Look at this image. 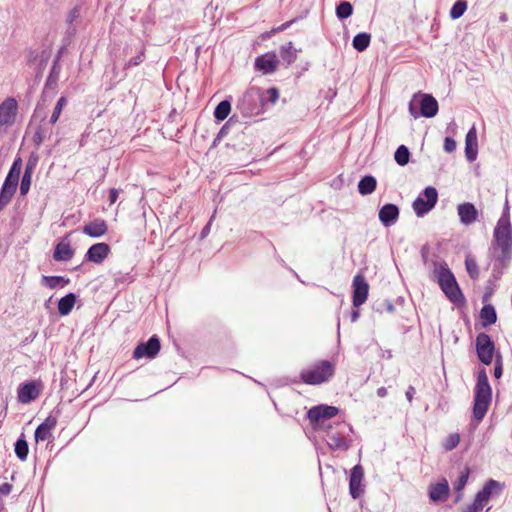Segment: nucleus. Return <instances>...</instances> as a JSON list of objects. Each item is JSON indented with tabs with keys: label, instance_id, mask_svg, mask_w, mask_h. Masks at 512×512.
<instances>
[{
	"label": "nucleus",
	"instance_id": "f257e3e1",
	"mask_svg": "<svg viewBox=\"0 0 512 512\" xmlns=\"http://www.w3.org/2000/svg\"><path fill=\"white\" fill-rule=\"evenodd\" d=\"M489 253L492 277L494 280H499L512 260V224L508 201H506L502 215L494 228Z\"/></svg>",
	"mask_w": 512,
	"mask_h": 512
},
{
	"label": "nucleus",
	"instance_id": "f03ea898",
	"mask_svg": "<svg viewBox=\"0 0 512 512\" xmlns=\"http://www.w3.org/2000/svg\"><path fill=\"white\" fill-rule=\"evenodd\" d=\"M492 401V389L484 369L478 372L474 389L473 421L478 425L485 417Z\"/></svg>",
	"mask_w": 512,
	"mask_h": 512
},
{
	"label": "nucleus",
	"instance_id": "7ed1b4c3",
	"mask_svg": "<svg viewBox=\"0 0 512 512\" xmlns=\"http://www.w3.org/2000/svg\"><path fill=\"white\" fill-rule=\"evenodd\" d=\"M433 265L434 278L447 298L456 305L463 304L464 296L448 265L444 262H434Z\"/></svg>",
	"mask_w": 512,
	"mask_h": 512
},
{
	"label": "nucleus",
	"instance_id": "20e7f679",
	"mask_svg": "<svg viewBox=\"0 0 512 512\" xmlns=\"http://www.w3.org/2000/svg\"><path fill=\"white\" fill-rule=\"evenodd\" d=\"M265 97L258 87H250L239 99L237 108L244 117L260 115L264 111Z\"/></svg>",
	"mask_w": 512,
	"mask_h": 512
},
{
	"label": "nucleus",
	"instance_id": "39448f33",
	"mask_svg": "<svg viewBox=\"0 0 512 512\" xmlns=\"http://www.w3.org/2000/svg\"><path fill=\"white\" fill-rule=\"evenodd\" d=\"M439 106L437 100L430 94L417 93L409 102V113L414 118L420 116L431 118L438 112Z\"/></svg>",
	"mask_w": 512,
	"mask_h": 512
},
{
	"label": "nucleus",
	"instance_id": "423d86ee",
	"mask_svg": "<svg viewBox=\"0 0 512 512\" xmlns=\"http://www.w3.org/2000/svg\"><path fill=\"white\" fill-rule=\"evenodd\" d=\"M335 372L334 365L327 360L320 361L311 369L302 370L301 380L309 385H318L328 381Z\"/></svg>",
	"mask_w": 512,
	"mask_h": 512
},
{
	"label": "nucleus",
	"instance_id": "0eeeda50",
	"mask_svg": "<svg viewBox=\"0 0 512 512\" xmlns=\"http://www.w3.org/2000/svg\"><path fill=\"white\" fill-rule=\"evenodd\" d=\"M347 431H351V427L345 422L327 426L326 442L328 446L333 450H347L350 447V441L345 436Z\"/></svg>",
	"mask_w": 512,
	"mask_h": 512
},
{
	"label": "nucleus",
	"instance_id": "6e6552de",
	"mask_svg": "<svg viewBox=\"0 0 512 512\" xmlns=\"http://www.w3.org/2000/svg\"><path fill=\"white\" fill-rule=\"evenodd\" d=\"M438 201V192L432 186L426 187L414 200L412 207L418 217H423L430 212Z\"/></svg>",
	"mask_w": 512,
	"mask_h": 512
},
{
	"label": "nucleus",
	"instance_id": "1a4fd4ad",
	"mask_svg": "<svg viewBox=\"0 0 512 512\" xmlns=\"http://www.w3.org/2000/svg\"><path fill=\"white\" fill-rule=\"evenodd\" d=\"M478 359L485 365L493 361L495 345L491 337L486 333H479L475 341Z\"/></svg>",
	"mask_w": 512,
	"mask_h": 512
},
{
	"label": "nucleus",
	"instance_id": "9d476101",
	"mask_svg": "<svg viewBox=\"0 0 512 512\" xmlns=\"http://www.w3.org/2000/svg\"><path fill=\"white\" fill-rule=\"evenodd\" d=\"M161 348L160 340L156 335L149 338L147 342L139 343L134 351L133 358L139 360L141 358L153 359L157 356Z\"/></svg>",
	"mask_w": 512,
	"mask_h": 512
},
{
	"label": "nucleus",
	"instance_id": "9b49d317",
	"mask_svg": "<svg viewBox=\"0 0 512 512\" xmlns=\"http://www.w3.org/2000/svg\"><path fill=\"white\" fill-rule=\"evenodd\" d=\"M337 413V407L321 404L312 407L307 412V418L310 420L312 424H319L323 423L325 420H329L332 417L336 416Z\"/></svg>",
	"mask_w": 512,
	"mask_h": 512
},
{
	"label": "nucleus",
	"instance_id": "f8f14e48",
	"mask_svg": "<svg viewBox=\"0 0 512 512\" xmlns=\"http://www.w3.org/2000/svg\"><path fill=\"white\" fill-rule=\"evenodd\" d=\"M18 103L15 98L8 97L0 104V126H10L14 124Z\"/></svg>",
	"mask_w": 512,
	"mask_h": 512
},
{
	"label": "nucleus",
	"instance_id": "ddd939ff",
	"mask_svg": "<svg viewBox=\"0 0 512 512\" xmlns=\"http://www.w3.org/2000/svg\"><path fill=\"white\" fill-rule=\"evenodd\" d=\"M369 285L362 274H357L353 279V306L359 307L367 300Z\"/></svg>",
	"mask_w": 512,
	"mask_h": 512
},
{
	"label": "nucleus",
	"instance_id": "4468645a",
	"mask_svg": "<svg viewBox=\"0 0 512 512\" xmlns=\"http://www.w3.org/2000/svg\"><path fill=\"white\" fill-rule=\"evenodd\" d=\"M363 478V467L360 464L355 465L351 470L349 479V493L353 499H358L364 492L362 488Z\"/></svg>",
	"mask_w": 512,
	"mask_h": 512
},
{
	"label": "nucleus",
	"instance_id": "2eb2a0df",
	"mask_svg": "<svg viewBox=\"0 0 512 512\" xmlns=\"http://www.w3.org/2000/svg\"><path fill=\"white\" fill-rule=\"evenodd\" d=\"M450 493L448 481L443 478L440 482L430 484L428 489L429 499L432 502L446 501Z\"/></svg>",
	"mask_w": 512,
	"mask_h": 512
},
{
	"label": "nucleus",
	"instance_id": "dca6fc26",
	"mask_svg": "<svg viewBox=\"0 0 512 512\" xmlns=\"http://www.w3.org/2000/svg\"><path fill=\"white\" fill-rule=\"evenodd\" d=\"M457 213L460 222L466 226L473 224L478 219V210L476 209L474 204L470 202L459 204L457 206Z\"/></svg>",
	"mask_w": 512,
	"mask_h": 512
},
{
	"label": "nucleus",
	"instance_id": "f3484780",
	"mask_svg": "<svg viewBox=\"0 0 512 512\" xmlns=\"http://www.w3.org/2000/svg\"><path fill=\"white\" fill-rule=\"evenodd\" d=\"M503 489V483L489 479L476 495L487 504L492 497L500 495Z\"/></svg>",
	"mask_w": 512,
	"mask_h": 512
},
{
	"label": "nucleus",
	"instance_id": "a211bd4d",
	"mask_svg": "<svg viewBox=\"0 0 512 512\" xmlns=\"http://www.w3.org/2000/svg\"><path fill=\"white\" fill-rule=\"evenodd\" d=\"M110 253V247L106 243H96L92 245L85 257L88 261L100 264L102 263Z\"/></svg>",
	"mask_w": 512,
	"mask_h": 512
},
{
	"label": "nucleus",
	"instance_id": "6ab92c4d",
	"mask_svg": "<svg viewBox=\"0 0 512 512\" xmlns=\"http://www.w3.org/2000/svg\"><path fill=\"white\" fill-rule=\"evenodd\" d=\"M278 59L275 54L267 53L255 59V68L264 74H271L277 69Z\"/></svg>",
	"mask_w": 512,
	"mask_h": 512
},
{
	"label": "nucleus",
	"instance_id": "aec40b11",
	"mask_svg": "<svg viewBox=\"0 0 512 512\" xmlns=\"http://www.w3.org/2000/svg\"><path fill=\"white\" fill-rule=\"evenodd\" d=\"M74 256V250L71 248L69 235H66L56 245L53 258L55 261H69Z\"/></svg>",
	"mask_w": 512,
	"mask_h": 512
},
{
	"label": "nucleus",
	"instance_id": "412c9836",
	"mask_svg": "<svg viewBox=\"0 0 512 512\" xmlns=\"http://www.w3.org/2000/svg\"><path fill=\"white\" fill-rule=\"evenodd\" d=\"M399 217V208L395 204H385L379 210V220L385 227H390L396 223Z\"/></svg>",
	"mask_w": 512,
	"mask_h": 512
},
{
	"label": "nucleus",
	"instance_id": "4be33fe9",
	"mask_svg": "<svg viewBox=\"0 0 512 512\" xmlns=\"http://www.w3.org/2000/svg\"><path fill=\"white\" fill-rule=\"evenodd\" d=\"M478 153V142H477V133L476 129L473 126L465 138V156L469 162H473L477 158Z\"/></svg>",
	"mask_w": 512,
	"mask_h": 512
},
{
	"label": "nucleus",
	"instance_id": "5701e85b",
	"mask_svg": "<svg viewBox=\"0 0 512 512\" xmlns=\"http://www.w3.org/2000/svg\"><path fill=\"white\" fill-rule=\"evenodd\" d=\"M39 389L36 382H28L20 385L18 389V400L21 403H30L39 396Z\"/></svg>",
	"mask_w": 512,
	"mask_h": 512
},
{
	"label": "nucleus",
	"instance_id": "b1692460",
	"mask_svg": "<svg viewBox=\"0 0 512 512\" xmlns=\"http://www.w3.org/2000/svg\"><path fill=\"white\" fill-rule=\"evenodd\" d=\"M107 230V224L103 219H95L82 228L84 234L93 238H99L103 236Z\"/></svg>",
	"mask_w": 512,
	"mask_h": 512
},
{
	"label": "nucleus",
	"instance_id": "393cba45",
	"mask_svg": "<svg viewBox=\"0 0 512 512\" xmlns=\"http://www.w3.org/2000/svg\"><path fill=\"white\" fill-rule=\"evenodd\" d=\"M18 184L12 181L4 180L0 189V211L3 210L12 200Z\"/></svg>",
	"mask_w": 512,
	"mask_h": 512
},
{
	"label": "nucleus",
	"instance_id": "a878e982",
	"mask_svg": "<svg viewBox=\"0 0 512 512\" xmlns=\"http://www.w3.org/2000/svg\"><path fill=\"white\" fill-rule=\"evenodd\" d=\"M377 181L372 175L362 177L358 183V191L362 195H369L376 189Z\"/></svg>",
	"mask_w": 512,
	"mask_h": 512
},
{
	"label": "nucleus",
	"instance_id": "bb28decb",
	"mask_svg": "<svg viewBox=\"0 0 512 512\" xmlns=\"http://www.w3.org/2000/svg\"><path fill=\"white\" fill-rule=\"evenodd\" d=\"M480 317L484 327L495 324L497 321V314L494 306L491 304L484 305L480 311Z\"/></svg>",
	"mask_w": 512,
	"mask_h": 512
},
{
	"label": "nucleus",
	"instance_id": "cd10ccee",
	"mask_svg": "<svg viewBox=\"0 0 512 512\" xmlns=\"http://www.w3.org/2000/svg\"><path fill=\"white\" fill-rule=\"evenodd\" d=\"M75 302H76V295L74 293H69L66 296L62 297L58 301L59 314L62 316L68 315L72 311V309L75 305Z\"/></svg>",
	"mask_w": 512,
	"mask_h": 512
},
{
	"label": "nucleus",
	"instance_id": "c85d7f7f",
	"mask_svg": "<svg viewBox=\"0 0 512 512\" xmlns=\"http://www.w3.org/2000/svg\"><path fill=\"white\" fill-rule=\"evenodd\" d=\"M370 41L371 35L366 32H361L354 36L352 45L357 51L363 52L368 48Z\"/></svg>",
	"mask_w": 512,
	"mask_h": 512
},
{
	"label": "nucleus",
	"instance_id": "c756f323",
	"mask_svg": "<svg viewBox=\"0 0 512 512\" xmlns=\"http://www.w3.org/2000/svg\"><path fill=\"white\" fill-rule=\"evenodd\" d=\"M70 282L69 279L64 278L63 276H46L43 275L41 278V284L50 288L55 289L57 286H65Z\"/></svg>",
	"mask_w": 512,
	"mask_h": 512
},
{
	"label": "nucleus",
	"instance_id": "7c9ffc66",
	"mask_svg": "<svg viewBox=\"0 0 512 512\" xmlns=\"http://www.w3.org/2000/svg\"><path fill=\"white\" fill-rule=\"evenodd\" d=\"M22 168V160L20 157L15 158L10 170L5 178V180L12 181L13 183L18 184L19 176Z\"/></svg>",
	"mask_w": 512,
	"mask_h": 512
},
{
	"label": "nucleus",
	"instance_id": "2f4dec72",
	"mask_svg": "<svg viewBox=\"0 0 512 512\" xmlns=\"http://www.w3.org/2000/svg\"><path fill=\"white\" fill-rule=\"evenodd\" d=\"M231 111V104L228 100L221 101L214 110V117L217 121H223Z\"/></svg>",
	"mask_w": 512,
	"mask_h": 512
},
{
	"label": "nucleus",
	"instance_id": "473e14b6",
	"mask_svg": "<svg viewBox=\"0 0 512 512\" xmlns=\"http://www.w3.org/2000/svg\"><path fill=\"white\" fill-rule=\"evenodd\" d=\"M470 471L468 468H465L464 471L460 474L457 481L454 484V489L458 492V495L455 499L456 502L460 501L462 498L461 491L465 488L468 478H469Z\"/></svg>",
	"mask_w": 512,
	"mask_h": 512
},
{
	"label": "nucleus",
	"instance_id": "72a5a7b5",
	"mask_svg": "<svg viewBox=\"0 0 512 512\" xmlns=\"http://www.w3.org/2000/svg\"><path fill=\"white\" fill-rule=\"evenodd\" d=\"M394 159L398 165L405 166L410 159L409 149L405 145H400L394 154Z\"/></svg>",
	"mask_w": 512,
	"mask_h": 512
},
{
	"label": "nucleus",
	"instance_id": "f704fd0d",
	"mask_svg": "<svg viewBox=\"0 0 512 512\" xmlns=\"http://www.w3.org/2000/svg\"><path fill=\"white\" fill-rule=\"evenodd\" d=\"M353 13V6L348 1H341L336 7V16L340 19H346Z\"/></svg>",
	"mask_w": 512,
	"mask_h": 512
},
{
	"label": "nucleus",
	"instance_id": "c9c22d12",
	"mask_svg": "<svg viewBox=\"0 0 512 512\" xmlns=\"http://www.w3.org/2000/svg\"><path fill=\"white\" fill-rule=\"evenodd\" d=\"M15 454L20 460H26L29 452L28 443L24 437H20L15 443Z\"/></svg>",
	"mask_w": 512,
	"mask_h": 512
},
{
	"label": "nucleus",
	"instance_id": "e433bc0d",
	"mask_svg": "<svg viewBox=\"0 0 512 512\" xmlns=\"http://www.w3.org/2000/svg\"><path fill=\"white\" fill-rule=\"evenodd\" d=\"M467 9V2L465 0H457L450 9V17L453 20L460 18Z\"/></svg>",
	"mask_w": 512,
	"mask_h": 512
},
{
	"label": "nucleus",
	"instance_id": "4c0bfd02",
	"mask_svg": "<svg viewBox=\"0 0 512 512\" xmlns=\"http://www.w3.org/2000/svg\"><path fill=\"white\" fill-rule=\"evenodd\" d=\"M280 55L282 59L287 62V64H291L296 60V53L293 51L291 42L281 47Z\"/></svg>",
	"mask_w": 512,
	"mask_h": 512
},
{
	"label": "nucleus",
	"instance_id": "58836bf2",
	"mask_svg": "<svg viewBox=\"0 0 512 512\" xmlns=\"http://www.w3.org/2000/svg\"><path fill=\"white\" fill-rule=\"evenodd\" d=\"M66 103H67V100L65 97L62 96L58 99V101L54 107V110L52 112V115L50 117L51 124H55L58 121L60 114L62 112V109L66 105Z\"/></svg>",
	"mask_w": 512,
	"mask_h": 512
},
{
	"label": "nucleus",
	"instance_id": "ea45409f",
	"mask_svg": "<svg viewBox=\"0 0 512 512\" xmlns=\"http://www.w3.org/2000/svg\"><path fill=\"white\" fill-rule=\"evenodd\" d=\"M465 266L469 276L472 279H477L479 277V269L475 259L467 257L465 260Z\"/></svg>",
	"mask_w": 512,
	"mask_h": 512
},
{
	"label": "nucleus",
	"instance_id": "a19ab883",
	"mask_svg": "<svg viewBox=\"0 0 512 512\" xmlns=\"http://www.w3.org/2000/svg\"><path fill=\"white\" fill-rule=\"evenodd\" d=\"M460 443V435L458 433H452L447 436L443 443V447L446 451L455 449Z\"/></svg>",
	"mask_w": 512,
	"mask_h": 512
},
{
	"label": "nucleus",
	"instance_id": "79ce46f5",
	"mask_svg": "<svg viewBox=\"0 0 512 512\" xmlns=\"http://www.w3.org/2000/svg\"><path fill=\"white\" fill-rule=\"evenodd\" d=\"M486 503L476 495L473 503L462 509V512H480Z\"/></svg>",
	"mask_w": 512,
	"mask_h": 512
},
{
	"label": "nucleus",
	"instance_id": "37998d69",
	"mask_svg": "<svg viewBox=\"0 0 512 512\" xmlns=\"http://www.w3.org/2000/svg\"><path fill=\"white\" fill-rule=\"evenodd\" d=\"M32 175L24 173L20 183V194L26 196L30 190Z\"/></svg>",
	"mask_w": 512,
	"mask_h": 512
},
{
	"label": "nucleus",
	"instance_id": "c03bdc74",
	"mask_svg": "<svg viewBox=\"0 0 512 512\" xmlns=\"http://www.w3.org/2000/svg\"><path fill=\"white\" fill-rule=\"evenodd\" d=\"M265 97V103L270 102L275 104L279 98V91L275 87H271L263 92Z\"/></svg>",
	"mask_w": 512,
	"mask_h": 512
},
{
	"label": "nucleus",
	"instance_id": "a18cd8bd",
	"mask_svg": "<svg viewBox=\"0 0 512 512\" xmlns=\"http://www.w3.org/2000/svg\"><path fill=\"white\" fill-rule=\"evenodd\" d=\"M34 436H35L36 442H39V441L48 440L52 436V433L50 430H46V429L42 428L41 426H38L35 430Z\"/></svg>",
	"mask_w": 512,
	"mask_h": 512
},
{
	"label": "nucleus",
	"instance_id": "49530a36",
	"mask_svg": "<svg viewBox=\"0 0 512 512\" xmlns=\"http://www.w3.org/2000/svg\"><path fill=\"white\" fill-rule=\"evenodd\" d=\"M58 60H59V56L56 58V60L54 61L53 63V66L51 68V72L47 78V84H50L52 82H56L57 79H58V74H59V71H60V67L58 66Z\"/></svg>",
	"mask_w": 512,
	"mask_h": 512
},
{
	"label": "nucleus",
	"instance_id": "de8ad7c7",
	"mask_svg": "<svg viewBox=\"0 0 512 512\" xmlns=\"http://www.w3.org/2000/svg\"><path fill=\"white\" fill-rule=\"evenodd\" d=\"M503 368H502V356L500 354L496 355L495 366H494V377L499 379L502 376Z\"/></svg>",
	"mask_w": 512,
	"mask_h": 512
},
{
	"label": "nucleus",
	"instance_id": "09e8293b",
	"mask_svg": "<svg viewBox=\"0 0 512 512\" xmlns=\"http://www.w3.org/2000/svg\"><path fill=\"white\" fill-rule=\"evenodd\" d=\"M57 425V419L53 416L47 417L43 423H41L39 426L46 430L52 431Z\"/></svg>",
	"mask_w": 512,
	"mask_h": 512
},
{
	"label": "nucleus",
	"instance_id": "8fccbe9b",
	"mask_svg": "<svg viewBox=\"0 0 512 512\" xmlns=\"http://www.w3.org/2000/svg\"><path fill=\"white\" fill-rule=\"evenodd\" d=\"M443 148L447 153L454 152L456 150V141L451 137H446L444 139Z\"/></svg>",
	"mask_w": 512,
	"mask_h": 512
},
{
	"label": "nucleus",
	"instance_id": "3c124183",
	"mask_svg": "<svg viewBox=\"0 0 512 512\" xmlns=\"http://www.w3.org/2000/svg\"><path fill=\"white\" fill-rule=\"evenodd\" d=\"M46 138V132L42 127H39L33 137L36 145H40Z\"/></svg>",
	"mask_w": 512,
	"mask_h": 512
},
{
	"label": "nucleus",
	"instance_id": "603ef678",
	"mask_svg": "<svg viewBox=\"0 0 512 512\" xmlns=\"http://www.w3.org/2000/svg\"><path fill=\"white\" fill-rule=\"evenodd\" d=\"M234 117H231L220 129L218 135H217V138H223L225 137L228 132H229V129H230V126L232 125L233 123V120Z\"/></svg>",
	"mask_w": 512,
	"mask_h": 512
},
{
	"label": "nucleus",
	"instance_id": "864d4df0",
	"mask_svg": "<svg viewBox=\"0 0 512 512\" xmlns=\"http://www.w3.org/2000/svg\"><path fill=\"white\" fill-rule=\"evenodd\" d=\"M215 215H216V211H214V213L211 216V218L208 221V223L203 227V229H202V231L200 233V238L201 239H204V238H206L209 235L210 229H211V225H212V221L215 219Z\"/></svg>",
	"mask_w": 512,
	"mask_h": 512
},
{
	"label": "nucleus",
	"instance_id": "5fc2aeb1",
	"mask_svg": "<svg viewBox=\"0 0 512 512\" xmlns=\"http://www.w3.org/2000/svg\"><path fill=\"white\" fill-rule=\"evenodd\" d=\"M80 16V8L79 7H74L70 12L69 14L67 15V23L71 24L73 23L78 17Z\"/></svg>",
	"mask_w": 512,
	"mask_h": 512
},
{
	"label": "nucleus",
	"instance_id": "6e6d98bb",
	"mask_svg": "<svg viewBox=\"0 0 512 512\" xmlns=\"http://www.w3.org/2000/svg\"><path fill=\"white\" fill-rule=\"evenodd\" d=\"M144 60V52L143 51H140V53L131 58L128 63L126 64L127 67H130V66H136V65H139L141 62H143Z\"/></svg>",
	"mask_w": 512,
	"mask_h": 512
},
{
	"label": "nucleus",
	"instance_id": "4d7b16f0",
	"mask_svg": "<svg viewBox=\"0 0 512 512\" xmlns=\"http://www.w3.org/2000/svg\"><path fill=\"white\" fill-rule=\"evenodd\" d=\"M121 192L120 189L112 188L109 191V203L110 205L114 204L119 196V193Z\"/></svg>",
	"mask_w": 512,
	"mask_h": 512
},
{
	"label": "nucleus",
	"instance_id": "13d9d810",
	"mask_svg": "<svg viewBox=\"0 0 512 512\" xmlns=\"http://www.w3.org/2000/svg\"><path fill=\"white\" fill-rule=\"evenodd\" d=\"M35 166H36V159L30 158L25 166L24 173H28V174L32 175L34 172Z\"/></svg>",
	"mask_w": 512,
	"mask_h": 512
},
{
	"label": "nucleus",
	"instance_id": "bf43d9fd",
	"mask_svg": "<svg viewBox=\"0 0 512 512\" xmlns=\"http://www.w3.org/2000/svg\"><path fill=\"white\" fill-rule=\"evenodd\" d=\"M12 490V485L5 482L0 485V495L6 496L9 495Z\"/></svg>",
	"mask_w": 512,
	"mask_h": 512
},
{
	"label": "nucleus",
	"instance_id": "052dcab7",
	"mask_svg": "<svg viewBox=\"0 0 512 512\" xmlns=\"http://www.w3.org/2000/svg\"><path fill=\"white\" fill-rule=\"evenodd\" d=\"M414 394H415V388L413 386H409L406 391V398H407L408 402H410V403L412 402Z\"/></svg>",
	"mask_w": 512,
	"mask_h": 512
},
{
	"label": "nucleus",
	"instance_id": "680f3d73",
	"mask_svg": "<svg viewBox=\"0 0 512 512\" xmlns=\"http://www.w3.org/2000/svg\"><path fill=\"white\" fill-rule=\"evenodd\" d=\"M294 22V20H291V21H287L285 23H283L282 25H280L278 28L275 29V31L277 32H280V31H284L286 30L288 27H290V25Z\"/></svg>",
	"mask_w": 512,
	"mask_h": 512
},
{
	"label": "nucleus",
	"instance_id": "e2e57ef3",
	"mask_svg": "<svg viewBox=\"0 0 512 512\" xmlns=\"http://www.w3.org/2000/svg\"><path fill=\"white\" fill-rule=\"evenodd\" d=\"M377 396L380 398H384L387 396V389L385 387H380L376 391Z\"/></svg>",
	"mask_w": 512,
	"mask_h": 512
},
{
	"label": "nucleus",
	"instance_id": "0e129e2a",
	"mask_svg": "<svg viewBox=\"0 0 512 512\" xmlns=\"http://www.w3.org/2000/svg\"><path fill=\"white\" fill-rule=\"evenodd\" d=\"M358 318H359V312L358 311H353L352 314H351L352 322L357 321Z\"/></svg>",
	"mask_w": 512,
	"mask_h": 512
},
{
	"label": "nucleus",
	"instance_id": "69168bd1",
	"mask_svg": "<svg viewBox=\"0 0 512 512\" xmlns=\"http://www.w3.org/2000/svg\"><path fill=\"white\" fill-rule=\"evenodd\" d=\"M388 309H389L390 311H391V310H393V306H392V305H389V306H388Z\"/></svg>",
	"mask_w": 512,
	"mask_h": 512
}]
</instances>
